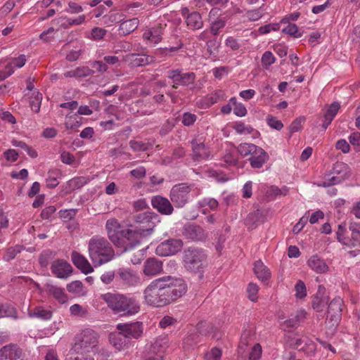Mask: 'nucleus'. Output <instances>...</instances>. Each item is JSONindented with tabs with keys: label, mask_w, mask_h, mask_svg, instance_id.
I'll list each match as a JSON object with an SVG mask.
<instances>
[{
	"label": "nucleus",
	"mask_w": 360,
	"mask_h": 360,
	"mask_svg": "<svg viewBox=\"0 0 360 360\" xmlns=\"http://www.w3.org/2000/svg\"><path fill=\"white\" fill-rule=\"evenodd\" d=\"M187 291V285L180 278L163 276L153 281L144 290L146 303L162 307L181 297Z\"/></svg>",
	"instance_id": "f257e3e1"
},
{
	"label": "nucleus",
	"mask_w": 360,
	"mask_h": 360,
	"mask_svg": "<svg viewBox=\"0 0 360 360\" xmlns=\"http://www.w3.org/2000/svg\"><path fill=\"white\" fill-rule=\"evenodd\" d=\"M136 225H130L131 248L134 250L140 245L141 240L150 236L155 226L160 221V217L153 212H145L134 216Z\"/></svg>",
	"instance_id": "f03ea898"
},
{
	"label": "nucleus",
	"mask_w": 360,
	"mask_h": 360,
	"mask_svg": "<svg viewBox=\"0 0 360 360\" xmlns=\"http://www.w3.org/2000/svg\"><path fill=\"white\" fill-rule=\"evenodd\" d=\"M89 256L95 266H99L112 260L115 251L110 243L104 237L94 236L88 243Z\"/></svg>",
	"instance_id": "7ed1b4c3"
},
{
	"label": "nucleus",
	"mask_w": 360,
	"mask_h": 360,
	"mask_svg": "<svg viewBox=\"0 0 360 360\" xmlns=\"http://www.w3.org/2000/svg\"><path fill=\"white\" fill-rule=\"evenodd\" d=\"M108 307L117 313L134 315L140 310L139 302L133 297L120 293H106L102 295Z\"/></svg>",
	"instance_id": "20e7f679"
},
{
	"label": "nucleus",
	"mask_w": 360,
	"mask_h": 360,
	"mask_svg": "<svg viewBox=\"0 0 360 360\" xmlns=\"http://www.w3.org/2000/svg\"><path fill=\"white\" fill-rule=\"evenodd\" d=\"M182 264L187 271L194 274H199L201 278L203 270L207 265L205 250L195 247L185 249L182 255Z\"/></svg>",
	"instance_id": "39448f33"
},
{
	"label": "nucleus",
	"mask_w": 360,
	"mask_h": 360,
	"mask_svg": "<svg viewBox=\"0 0 360 360\" xmlns=\"http://www.w3.org/2000/svg\"><path fill=\"white\" fill-rule=\"evenodd\" d=\"M105 229L110 240L117 248H122V252L132 250L131 241V232L127 229L120 230V224L114 218L106 221Z\"/></svg>",
	"instance_id": "423d86ee"
},
{
	"label": "nucleus",
	"mask_w": 360,
	"mask_h": 360,
	"mask_svg": "<svg viewBox=\"0 0 360 360\" xmlns=\"http://www.w3.org/2000/svg\"><path fill=\"white\" fill-rule=\"evenodd\" d=\"M98 343V333L92 329L86 328L77 335L73 349L92 355L97 351Z\"/></svg>",
	"instance_id": "0eeeda50"
},
{
	"label": "nucleus",
	"mask_w": 360,
	"mask_h": 360,
	"mask_svg": "<svg viewBox=\"0 0 360 360\" xmlns=\"http://www.w3.org/2000/svg\"><path fill=\"white\" fill-rule=\"evenodd\" d=\"M191 187L186 184L174 185L170 191V200L176 207H183L188 202Z\"/></svg>",
	"instance_id": "6e6552de"
},
{
	"label": "nucleus",
	"mask_w": 360,
	"mask_h": 360,
	"mask_svg": "<svg viewBox=\"0 0 360 360\" xmlns=\"http://www.w3.org/2000/svg\"><path fill=\"white\" fill-rule=\"evenodd\" d=\"M117 280L124 286L130 288L141 284V279L139 274L129 268H120L117 271Z\"/></svg>",
	"instance_id": "1a4fd4ad"
},
{
	"label": "nucleus",
	"mask_w": 360,
	"mask_h": 360,
	"mask_svg": "<svg viewBox=\"0 0 360 360\" xmlns=\"http://www.w3.org/2000/svg\"><path fill=\"white\" fill-rule=\"evenodd\" d=\"M167 77L172 80V88L177 89L179 86L193 84L196 77L194 72L182 73L180 70L176 69L169 70Z\"/></svg>",
	"instance_id": "9d476101"
},
{
	"label": "nucleus",
	"mask_w": 360,
	"mask_h": 360,
	"mask_svg": "<svg viewBox=\"0 0 360 360\" xmlns=\"http://www.w3.org/2000/svg\"><path fill=\"white\" fill-rule=\"evenodd\" d=\"M183 247V242L179 239H171L161 243L156 248V254L166 257L175 255Z\"/></svg>",
	"instance_id": "9b49d317"
},
{
	"label": "nucleus",
	"mask_w": 360,
	"mask_h": 360,
	"mask_svg": "<svg viewBox=\"0 0 360 360\" xmlns=\"http://www.w3.org/2000/svg\"><path fill=\"white\" fill-rule=\"evenodd\" d=\"M342 304L343 300L340 297L334 298L328 304L327 320L332 326L336 327L340 321Z\"/></svg>",
	"instance_id": "f8f14e48"
},
{
	"label": "nucleus",
	"mask_w": 360,
	"mask_h": 360,
	"mask_svg": "<svg viewBox=\"0 0 360 360\" xmlns=\"http://www.w3.org/2000/svg\"><path fill=\"white\" fill-rule=\"evenodd\" d=\"M117 328L120 331H122L128 340L130 338L137 339L143 333V323L140 321L124 324L119 323Z\"/></svg>",
	"instance_id": "ddd939ff"
},
{
	"label": "nucleus",
	"mask_w": 360,
	"mask_h": 360,
	"mask_svg": "<svg viewBox=\"0 0 360 360\" xmlns=\"http://www.w3.org/2000/svg\"><path fill=\"white\" fill-rule=\"evenodd\" d=\"M192 158L194 161H201L210 158V148L200 139H194L191 141Z\"/></svg>",
	"instance_id": "4468645a"
},
{
	"label": "nucleus",
	"mask_w": 360,
	"mask_h": 360,
	"mask_svg": "<svg viewBox=\"0 0 360 360\" xmlns=\"http://www.w3.org/2000/svg\"><path fill=\"white\" fill-rule=\"evenodd\" d=\"M22 350L16 344H8L0 349V360H23Z\"/></svg>",
	"instance_id": "2eb2a0df"
},
{
	"label": "nucleus",
	"mask_w": 360,
	"mask_h": 360,
	"mask_svg": "<svg viewBox=\"0 0 360 360\" xmlns=\"http://www.w3.org/2000/svg\"><path fill=\"white\" fill-rule=\"evenodd\" d=\"M53 275L59 278H67L72 272V267L64 259L55 260L51 266Z\"/></svg>",
	"instance_id": "dca6fc26"
},
{
	"label": "nucleus",
	"mask_w": 360,
	"mask_h": 360,
	"mask_svg": "<svg viewBox=\"0 0 360 360\" xmlns=\"http://www.w3.org/2000/svg\"><path fill=\"white\" fill-rule=\"evenodd\" d=\"M163 270L162 262L155 257L148 258L143 264V273L148 276H154Z\"/></svg>",
	"instance_id": "f3484780"
},
{
	"label": "nucleus",
	"mask_w": 360,
	"mask_h": 360,
	"mask_svg": "<svg viewBox=\"0 0 360 360\" xmlns=\"http://www.w3.org/2000/svg\"><path fill=\"white\" fill-rule=\"evenodd\" d=\"M151 204L155 209L162 214L169 215L174 211L173 206L169 200L160 195L153 197Z\"/></svg>",
	"instance_id": "a211bd4d"
},
{
	"label": "nucleus",
	"mask_w": 360,
	"mask_h": 360,
	"mask_svg": "<svg viewBox=\"0 0 360 360\" xmlns=\"http://www.w3.org/2000/svg\"><path fill=\"white\" fill-rule=\"evenodd\" d=\"M183 234L186 238L195 241L202 240L207 236L204 229L201 226L195 224L185 226Z\"/></svg>",
	"instance_id": "6ab92c4d"
},
{
	"label": "nucleus",
	"mask_w": 360,
	"mask_h": 360,
	"mask_svg": "<svg viewBox=\"0 0 360 360\" xmlns=\"http://www.w3.org/2000/svg\"><path fill=\"white\" fill-rule=\"evenodd\" d=\"M269 158L267 153L261 147L257 146L248 160L252 168L259 169L268 161Z\"/></svg>",
	"instance_id": "aec40b11"
},
{
	"label": "nucleus",
	"mask_w": 360,
	"mask_h": 360,
	"mask_svg": "<svg viewBox=\"0 0 360 360\" xmlns=\"http://www.w3.org/2000/svg\"><path fill=\"white\" fill-rule=\"evenodd\" d=\"M124 60L131 68L144 66L151 62V58L145 54L129 53L124 56Z\"/></svg>",
	"instance_id": "412c9836"
},
{
	"label": "nucleus",
	"mask_w": 360,
	"mask_h": 360,
	"mask_svg": "<svg viewBox=\"0 0 360 360\" xmlns=\"http://www.w3.org/2000/svg\"><path fill=\"white\" fill-rule=\"evenodd\" d=\"M350 233L349 239L344 241V245L349 247L360 246V223L351 222L349 226Z\"/></svg>",
	"instance_id": "4be33fe9"
},
{
	"label": "nucleus",
	"mask_w": 360,
	"mask_h": 360,
	"mask_svg": "<svg viewBox=\"0 0 360 360\" xmlns=\"http://www.w3.org/2000/svg\"><path fill=\"white\" fill-rule=\"evenodd\" d=\"M71 257L73 264L85 274L91 273L94 271L93 267L88 262V260L80 253L76 251H73L72 252Z\"/></svg>",
	"instance_id": "5701e85b"
},
{
	"label": "nucleus",
	"mask_w": 360,
	"mask_h": 360,
	"mask_svg": "<svg viewBox=\"0 0 360 360\" xmlns=\"http://www.w3.org/2000/svg\"><path fill=\"white\" fill-rule=\"evenodd\" d=\"M165 27L166 24L158 23L146 31L143 34V37L152 42L158 43L162 39V35Z\"/></svg>",
	"instance_id": "b1692460"
},
{
	"label": "nucleus",
	"mask_w": 360,
	"mask_h": 360,
	"mask_svg": "<svg viewBox=\"0 0 360 360\" xmlns=\"http://www.w3.org/2000/svg\"><path fill=\"white\" fill-rule=\"evenodd\" d=\"M110 344L118 350H121L128 345L129 340L123 334L122 331L117 333H112L109 336Z\"/></svg>",
	"instance_id": "393cba45"
},
{
	"label": "nucleus",
	"mask_w": 360,
	"mask_h": 360,
	"mask_svg": "<svg viewBox=\"0 0 360 360\" xmlns=\"http://www.w3.org/2000/svg\"><path fill=\"white\" fill-rule=\"evenodd\" d=\"M309 266L319 274H323L328 271V266L324 260L321 259L317 255L311 256L308 260Z\"/></svg>",
	"instance_id": "a878e982"
},
{
	"label": "nucleus",
	"mask_w": 360,
	"mask_h": 360,
	"mask_svg": "<svg viewBox=\"0 0 360 360\" xmlns=\"http://www.w3.org/2000/svg\"><path fill=\"white\" fill-rule=\"evenodd\" d=\"M165 347L156 340L150 347L148 357L146 360H163Z\"/></svg>",
	"instance_id": "bb28decb"
},
{
	"label": "nucleus",
	"mask_w": 360,
	"mask_h": 360,
	"mask_svg": "<svg viewBox=\"0 0 360 360\" xmlns=\"http://www.w3.org/2000/svg\"><path fill=\"white\" fill-rule=\"evenodd\" d=\"M139 20L136 18L122 21L120 25V32L122 35H127L133 32L139 26Z\"/></svg>",
	"instance_id": "cd10ccee"
},
{
	"label": "nucleus",
	"mask_w": 360,
	"mask_h": 360,
	"mask_svg": "<svg viewBox=\"0 0 360 360\" xmlns=\"http://www.w3.org/2000/svg\"><path fill=\"white\" fill-rule=\"evenodd\" d=\"M28 315L31 318H37L44 321L49 320L52 317V311L41 306L34 307L29 311Z\"/></svg>",
	"instance_id": "c85d7f7f"
},
{
	"label": "nucleus",
	"mask_w": 360,
	"mask_h": 360,
	"mask_svg": "<svg viewBox=\"0 0 360 360\" xmlns=\"http://www.w3.org/2000/svg\"><path fill=\"white\" fill-rule=\"evenodd\" d=\"M11 318L14 320L18 319L17 309L8 303L0 302V319Z\"/></svg>",
	"instance_id": "c756f323"
},
{
	"label": "nucleus",
	"mask_w": 360,
	"mask_h": 360,
	"mask_svg": "<svg viewBox=\"0 0 360 360\" xmlns=\"http://www.w3.org/2000/svg\"><path fill=\"white\" fill-rule=\"evenodd\" d=\"M46 290L49 295H52L58 302L65 303L67 301V296L65 294L64 289L53 285L48 284L46 285Z\"/></svg>",
	"instance_id": "7c9ffc66"
},
{
	"label": "nucleus",
	"mask_w": 360,
	"mask_h": 360,
	"mask_svg": "<svg viewBox=\"0 0 360 360\" xmlns=\"http://www.w3.org/2000/svg\"><path fill=\"white\" fill-rule=\"evenodd\" d=\"M186 24L192 30L200 29L203 25V21L198 12H192L186 17Z\"/></svg>",
	"instance_id": "2f4dec72"
},
{
	"label": "nucleus",
	"mask_w": 360,
	"mask_h": 360,
	"mask_svg": "<svg viewBox=\"0 0 360 360\" xmlns=\"http://www.w3.org/2000/svg\"><path fill=\"white\" fill-rule=\"evenodd\" d=\"M254 272L257 277L264 281L267 280L270 277V272L269 269L264 265L260 261H256L254 264Z\"/></svg>",
	"instance_id": "473e14b6"
},
{
	"label": "nucleus",
	"mask_w": 360,
	"mask_h": 360,
	"mask_svg": "<svg viewBox=\"0 0 360 360\" xmlns=\"http://www.w3.org/2000/svg\"><path fill=\"white\" fill-rule=\"evenodd\" d=\"M198 330L203 335H212V338H218L216 334L217 328L212 323L201 322L198 325Z\"/></svg>",
	"instance_id": "72a5a7b5"
},
{
	"label": "nucleus",
	"mask_w": 360,
	"mask_h": 360,
	"mask_svg": "<svg viewBox=\"0 0 360 360\" xmlns=\"http://www.w3.org/2000/svg\"><path fill=\"white\" fill-rule=\"evenodd\" d=\"M321 288H323V287L320 285L319 288V291L316 296L314 297L311 302L313 309L316 310L317 311H323V309L328 303L327 298L323 297L322 295H321Z\"/></svg>",
	"instance_id": "f704fd0d"
},
{
	"label": "nucleus",
	"mask_w": 360,
	"mask_h": 360,
	"mask_svg": "<svg viewBox=\"0 0 360 360\" xmlns=\"http://www.w3.org/2000/svg\"><path fill=\"white\" fill-rule=\"evenodd\" d=\"M61 176V172L59 169H51L48 172V176L46 178V185L49 188H53L56 187L58 184V179Z\"/></svg>",
	"instance_id": "c9c22d12"
},
{
	"label": "nucleus",
	"mask_w": 360,
	"mask_h": 360,
	"mask_svg": "<svg viewBox=\"0 0 360 360\" xmlns=\"http://www.w3.org/2000/svg\"><path fill=\"white\" fill-rule=\"evenodd\" d=\"M304 318L303 311H297L296 314L291 315L288 319L285 320L283 326L285 328H296L299 326L300 321Z\"/></svg>",
	"instance_id": "e433bc0d"
},
{
	"label": "nucleus",
	"mask_w": 360,
	"mask_h": 360,
	"mask_svg": "<svg viewBox=\"0 0 360 360\" xmlns=\"http://www.w3.org/2000/svg\"><path fill=\"white\" fill-rule=\"evenodd\" d=\"M257 146L253 143H243L238 146L237 151L242 157L251 155Z\"/></svg>",
	"instance_id": "4c0bfd02"
},
{
	"label": "nucleus",
	"mask_w": 360,
	"mask_h": 360,
	"mask_svg": "<svg viewBox=\"0 0 360 360\" xmlns=\"http://www.w3.org/2000/svg\"><path fill=\"white\" fill-rule=\"evenodd\" d=\"M331 174H332L325 176L324 181L322 183L323 186L329 187L335 184H338L345 180L344 174L340 176H338L337 174H333L331 176Z\"/></svg>",
	"instance_id": "58836bf2"
},
{
	"label": "nucleus",
	"mask_w": 360,
	"mask_h": 360,
	"mask_svg": "<svg viewBox=\"0 0 360 360\" xmlns=\"http://www.w3.org/2000/svg\"><path fill=\"white\" fill-rule=\"evenodd\" d=\"M261 218V214L257 210L250 213L245 220V224L249 229H253L256 227L257 222Z\"/></svg>",
	"instance_id": "ea45409f"
},
{
	"label": "nucleus",
	"mask_w": 360,
	"mask_h": 360,
	"mask_svg": "<svg viewBox=\"0 0 360 360\" xmlns=\"http://www.w3.org/2000/svg\"><path fill=\"white\" fill-rule=\"evenodd\" d=\"M81 117H79L77 115H67L66 121L65 123V127L70 129H77L81 126Z\"/></svg>",
	"instance_id": "a19ab883"
},
{
	"label": "nucleus",
	"mask_w": 360,
	"mask_h": 360,
	"mask_svg": "<svg viewBox=\"0 0 360 360\" xmlns=\"http://www.w3.org/2000/svg\"><path fill=\"white\" fill-rule=\"evenodd\" d=\"M70 314L73 316H77L81 318H86L89 315V312L86 308L82 306L75 304L70 307Z\"/></svg>",
	"instance_id": "79ce46f5"
},
{
	"label": "nucleus",
	"mask_w": 360,
	"mask_h": 360,
	"mask_svg": "<svg viewBox=\"0 0 360 360\" xmlns=\"http://www.w3.org/2000/svg\"><path fill=\"white\" fill-rule=\"evenodd\" d=\"M42 100V94L39 92L34 93V96L30 98V105L34 112H39Z\"/></svg>",
	"instance_id": "37998d69"
},
{
	"label": "nucleus",
	"mask_w": 360,
	"mask_h": 360,
	"mask_svg": "<svg viewBox=\"0 0 360 360\" xmlns=\"http://www.w3.org/2000/svg\"><path fill=\"white\" fill-rule=\"evenodd\" d=\"M230 103L234 106L233 112L238 117H243L247 114V110L244 105L237 103L236 98L233 97L230 99Z\"/></svg>",
	"instance_id": "c03bdc74"
},
{
	"label": "nucleus",
	"mask_w": 360,
	"mask_h": 360,
	"mask_svg": "<svg viewBox=\"0 0 360 360\" xmlns=\"http://www.w3.org/2000/svg\"><path fill=\"white\" fill-rule=\"evenodd\" d=\"M233 128L238 134H250L253 131V128L250 126H246L242 122H237L234 124Z\"/></svg>",
	"instance_id": "a18cd8bd"
},
{
	"label": "nucleus",
	"mask_w": 360,
	"mask_h": 360,
	"mask_svg": "<svg viewBox=\"0 0 360 360\" xmlns=\"http://www.w3.org/2000/svg\"><path fill=\"white\" fill-rule=\"evenodd\" d=\"M283 33L288 34L295 38L301 37L302 34L300 32L297 26L295 24L289 23L288 26L283 29Z\"/></svg>",
	"instance_id": "49530a36"
},
{
	"label": "nucleus",
	"mask_w": 360,
	"mask_h": 360,
	"mask_svg": "<svg viewBox=\"0 0 360 360\" xmlns=\"http://www.w3.org/2000/svg\"><path fill=\"white\" fill-rule=\"evenodd\" d=\"M304 117H300L295 119L289 127V138H290L293 133L300 131L302 128V123L304 121Z\"/></svg>",
	"instance_id": "de8ad7c7"
},
{
	"label": "nucleus",
	"mask_w": 360,
	"mask_h": 360,
	"mask_svg": "<svg viewBox=\"0 0 360 360\" xmlns=\"http://www.w3.org/2000/svg\"><path fill=\"white\" fill-rule=\"evenodd\" d=\"M13 145L15 147H18L25 150L31 158H36L37 156V152L27 145L25 142L21 141H13Z\"/></svg>",
	"instance_id": "09e8293b"
},
{
	"label": "nucleus",
	"mask_w": 360,
	"mask_h": 360,
	"mask_svg": "<svg viewBox=\"0 0 360 360\" xmlns=\"http://www.w3.org/2000/svg\"><path fill=\"white\" fill-rule=\"evenodd\" d=\"M347 167L346 164L341 162H337L333 165L331 174H337L338 176L344 174V179H345L347 175Z\"/></svg>",
	"instance_id": "8fccbe9b"
},
{
	"label": "nucleus",
	"mask_w": 360,
	"mask_h": 360,
	"mask_svg": "<svg viewBox=\"0 0 360 360\" xmlns=\"http://www.w3.org/2000/svg\"><path fill=\"white\" fill-rule=\"evenodd\" d=\"M336 234L338 240L344 244L345 240L349 239L350 233L349 231H347L345 224H339Z\"/></svg>",
	"instance_id": "3c124183"
},
{
	"label": "nucleus",
	"mask_w": 360,
	"mask_h": 360,
	"mask_svg": "<svg viewBox=\"0 0 360 360\" xmlns=\"http://www.w3.org/2000/svg\"><path fill=\"white\" fill-rule=\"evenodd\" d=\"M226 25V20L224 18H217L212 22L210 26V32L213 35H217L219 31L224 27Z\"/></svg>",
	"instance_id": "603ef678"
},
{
	"label": "nucleus",
	"mask_w": 360,
	"mask_h": 360,
	"mask_svg": "<svg viewBox=\"0 0 360 360\" xmlns=\"http://www.w3.org/2000/svg\"><path fill=\"white\" fill-rule=\"evenodd\" d=\"M129 146L134 151H146L150 148L148 143L133 140L129 141Z\"/></svg>",
	"instance_id": "864d4df0"
},
{
	"label": "nucleus",
	"mask_w": 360,
	"mask_h": 360,
	"mask_svg": "<svg viewBox=\"0 0 360 360\" xmlns=\"http://www.w3.org/2000/svg\"><path fill=\"white\" fill-rule=\"evenodd\" d=\"M68 292L74 294H80L83 290V284L79 281H75L67 285Z\"/></svg>",
	"instance_id": "5fc2aeb1"
},
{
	"label": "nucleus",
	"mask_w": 360,
	"mask_h": 360,
	"mask_svg": "<svg viewBox=\"0 0 360 360\" xmlns=\"http://www.w3.org/2000/svg\"><path fill=\"white\" fill-rule=\"evenodd\" d=\"M75 353L72 354L67 360H94L92 355L84 352L82 351H75Z\"/></svg>",
	"instance_id": "6e6d98bb"
},
{
	"label": "nucleus",
	"mask_w": 360,
	"mask_h": 360,
	"mask_svg": "<svg viewBox=\"0 0 360 360\" xmlns=\"http://www.w3.org/2000/svg\"><path fill=\"white\" fill-rule=\"evenodd\" d=\"M20 246H15V247H11L7 249L6 253L4 255V259L6 262H8L15 257L17 254L20 252Z\"/></svg>",
	"instance_id": "4d7b16f0"
},
{
	"label": "nucleus",
	"mask_w": 360,
	"mask_h": 360,
	"mask_svg": "<svg viewBox=\"0 0 360 360\" xmlns=\"http://www.w3.org/2000/svg\"><path fill=\"white\" fill-rule=\"evenodd\" d=\"M340 108V105L339 103H333L327 110L326 112L324 115V117L330 119V120H333L335 116L336 115L338 111L339 110Z\"/></svg>",
	"instance_id": "13d9d810"
},
{
	"label": "nucleus",
	"mask_w": 360,
	"mask_h": 360,
	"mask_svg": "<svg viewBox=\"0 0 360 360\" xmlns=\"http://www.w3.org/2000/svg\"><path fill=\"white\" fill-rule=\"evenodd\" d=\"M296 291L295 296L297 298H303L307 295V289L305 284L302 281H298L295 286Z\"/></svg>",
	"instance_id": "bf43d9fd"
},
{
	"label": "nucleus",
	"mask_w": 360,
	"mask_h": 360,
	"mask_svg": "<svg viewBox=\"0 0 360 360\" xmlns=\"http://www.w3.org/2000/svg\"><path fill=\"white\" fill-rule=\"evenodd\" d=\"M196 115L191 112H184L182 115L181 122L184 126H191L196 121Z\"/></svg>",
	"instance_id": "052dcab7"
},
{
	"label": "nucleus",
	"mask_w": 360,
	"mask_h": 360,
	"mask_svg": "<svg viewBox=\"0 0 360 360\" xmlns=\"http://www.w3.org/2000/svg\"><path fill=\"white\" fill-rule=\"evenodd\" d=\"M266 122L269 127L276 130H281L283 127V124L281 121L277 120L276 117L272 115L267 116Z\"/></svg>",
	"instance_id": "680f3d73"
},
{
	"label": "nucleus",
	"mask_w": 360,
	"mask_h": 360,
	"mask_svg": "<svg viewBox=\"0 0 360 360\" xmlns=\"http://www.w3.org/2000/svg\"><path fill=\"white\" fill-rule=\"evenodd\" d=\"M76 78L85 77L94 74V70L87 66L77 67L75 68Z\"/></svg>",
	"instance_id": "e2e57ef3"
},
{
	"label": "nucleus",
	"mask_w": 360,
	"mask_h": 360,
	"mask_svg": "<svg viewBox=\"0 0 360 360\" xmlns=\"http://www.w3.org/2000/svg\"><path fill=\"white\" fill-rule=\"evenodd\" d=\"M222 355L221 350L217 347L212 348L205 354L206 360H220Z\"/></svg>",
	"instance_id": "0e129e2a"
},
{
	"label": "nucleus",
	"mask_w": 360,
	"mask_h": 360,
	"mask_svg": "<svg viewBox=\"0 0 360 360\" xmlns=\"http://www.w3.org/2000/svg\"><path fill=\"white\" fill-rule=\"evenodd\" d=\"M258 290L259 287L256 284L250 283L248 285L247 292L248 294V297L251 301L255 302L257 300Z\"/></svg>",
	"instance_id": "69168bd1"
},
{
	"label": "nucleus",
	"mask_w": 360,
	"mask_h": 360,
	"mask_svg": "<svg viewBox=\"0 0 360 360\" xmlns=\"http://www.w3.org/2000/svg\"><path fill=\"white\" fill-rule=\"evenodd\" d=\"M275 61V58L272 53L270 51H266L262 57V63L264 67L267 68Z\"/></svg>",
	"instance_id": "338daca9"
},
{
	"label": "nucleus",
	"mask_w": 360,
	"mask_h": 360,
	"mask_svg": "<svg viewBox=\"0 0 360 360\" xmlns=\"http://www.w3.org/2000/svg\"><path fill=\"white\" fill-rule=\"evenodd\" d=\"M262 354V347L259 344H256L252 348V351L249 354L250 360H259Z\"/></svg>",
	"instance_id": "774afa93"
}]
</instances>
